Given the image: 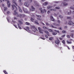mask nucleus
<instances>
[{
  "label": "nucleus",
  "instance_id": "nucleus-49",
  "mask_svg": "<svg viewBox=\"0 0 74 74\" xmlns=\"http://www.w3.org/2000/svg\"><path fill=\"white\" fill-rule=\"evenodd\" d=\"M66 36L65 35H64L62 36V38L64 37V36Z\"/></svg>",
  "mask_w": 74,
  "mask_h": 74
},
{
  "label": "nucleus",
  "instance_id": "nucleus-38",
  "mask_svg": "<svg viewBox=\"0 0 74 74\" xmlns=\"http://www.w3.org/2000/svg\"><path fill=\"white\" fill-rule=\"evenodd\" d=\"M67 38H70V35H67Z\"/></svg>",
  "mask_w": 74,
  "mask_h": 74
},
{
  "label": "nucleus",
  "instance_id": "nucleus-16",
  "mask_svg": "<svg viewBox=\"0 0 74 74\" xmlns=\"http://www.w3.org/2000/svg\"><path fill=\"white\" fill-rule=\"evenodd\" d=\"M73 22L71 21H69L68 22V25H72V23Z\"/></svg>",
  "mask_w": 74,
  "mask_h": 74
},
{
  "label": "nucleus",
  "instance_id": "nucleus-20",
  "mask_svg": "<svg viewBox=\"0 0 74 74\" xmlns=\"http://www.w3.org/2000/svg\"><path fill=\"white\" fill-rule=\"evenodd\" d=\"M25 24L26 25H30V23H28L27 22H26L25 23Z\"/></svg>",
  "mask_w": 74,
  "mask_h": 74
},
{
  "label": "nucleus",
  "instance_id": "nucleus-46",
  "mask_svg": "<svg viewBox=\"0 0 74 74\" xmlns=\"http://www.w3.org/2000/svg\"><path fill=\"white\" fill-rule=\"evenodd\" d=\"M67 26H65L64 27V29H67Z\"/></svg>",
  "mask_w": 74,
  "mask_h": 74
},
{
  "label": "nucleus",
  "instance_id": "nucleus-34",
  "mask_svg": "<svg viewBox=\"0 0 74 74\" xmlns=\"http://www.w3.org/2000/svg\"><path fill=\"white\" fill-rule=\"evenodd\" d=\"M57 22L58 23H60V21L59 20H58L57 21Z\"/></svg>",
  "mask_w": 74,
  "mask_h": 74
},
{
  "label": "nucleus",
  "instance_id": "nucleus-42",
  "mask_svg": "<svg viewBox=\"0 0 74 74\" xmlns=\"http://www.w3.org/2000/svg\"><path fill=\"white\" fill-rule=\"evenodd\" d=\"M62 43L64 44H65V42H64V40H63L62 41Z\"/></svg>",
  "mask_w": 74,
  "mask_h": 74
},
{
  "label": "nucleus",
  "instance_id": "nucleus-1",
  "mask_svg": "<svg viewBox=\"0 0 74 74\" xmlns=\"http://www.w3.org/2000/svg\"><path fill=\"white\" fill-rule=\"evenodd\" d=\"M12 10H15L14 11V12L13 13V14L14 15H17L16 16L17 17H19V18H23L25 16V14H18V13L16 12L15 10H17V8L16 7L15 5H12Z\"/></svg>",
  "mask_w": 74,
  "mask_h": 74
},
{
  "label": "nucleus",
  "instance_id": "nucleus-32",
  "mask_svg": "<svg viewBox=\"0 0 74 74\" xmlns=\"http://www.w3.org/2000/svg\"><path fill=\"white\" fill-rule=\"evenodd\" d=\"M36 16H37V17H39V18H41V16H39L38 15H36Z\"/></svg>",
  "mask_w": 74,
  "mask_h": 74
},
{
  "label": "nucleus",
  "instance_id": "nucleus-11",
  "mask_svg": "<svg viewBox=\"0 0 74 74\" xmlns=\"http://www.w3.org/2000/svg\"><path fill=\"white\" fill-rule=\"evenodd\" d=\"M34 10H35V8H34L33 6H31V9H30V11H34Z\"/></svg>",
  "mask_w": 74,
  "mask_h": 74
},
{
  "label": "nucleus",
  "instance_id": "nucleus-31",
  "mask_svg": "<svg viewBox=\"0 0 74 74\" xmlns=\"http://www.w3.org/2000/svg\"><path fill=\"white\" fill-rule=\"evenodd\" d=\"M56 9H60V8L59 7H56L55 8Z\"/></svg>",
  "mask_w": 74,
  "mask_h": 74
},
{
  "label": "nucleus",
  "instance_id": "nucleus-3",
  "mask_svg": "<svg viewBox=\"0 0 74 74\" xmlns=\"http://www.w3.org/2000/svg\"><path fill=\"white\" fill-rule=\"evenodd\" d=\"M52 7V6H48L47 7V9H48V10H49V9H50V10L51 11H56V10L55 9H51Z\"/></svg>",
  "mask_w": 74,
  "mask_h": 74
},
{
  "label": "nucleus",
  "instance_id": "nucleus-52",
  "mask_svg": "<svg viewBox=\"0 0 74 74\" xmlns=\"http://www.w3.org/2000/svg\"><path fill=\"white\" fill-rule=\"evenodd\" d=\"M58 29H59V30H62V27H60Z\"/></svg>",
  "mask_w": 74,
  "mask_h": 74
},
{
  "label": "nucleus",
  "instance_id": "nucleus-30",
  "mask_svg": "<svg viewBox=\"0 0 74 74\" xmlns=\"http://www.w3.org/2000/svg\"><path fill=\"white\" fill-rule=\"evenodd\" d=\"M54 32H57V33H60V32H59V31H57L56 30H54Z\"/></svg>",
  "mask_w": 74,
  "mask_h": 74
},
{
  "label": "nucleus",
  "instance_id": "nucleus-4",
  "mask_svg": "<svg viewBox=\"0 0 74 74\" xmlns=\"http://www.w3.org/2000/svg\"><path fill=\"white\" fill-rule=\"evenodd\" d=\"M18 22L19 23H17L18 27V28H19L20 29H22L21 28V27L20 26H21V25H22V24H23V22H22L19 20H18ZM20 23H21V24H20Z\"/></svg>",
  "mask_w": 74,
  "mask_h": 74
},
{
  "label": "nucleus",
  "instance_id": "nucleus-43",
  "mask_svg": "<svg viewBox=\"0 0 74 74\" xmlns=\"http://www.w3.org/2000/svg\"><path fill=\"white\" fill-rule=\"evenodd\" d=\"M56 23H53V25H54L55 26H56Z\"/></svg>",
  "mask_w": 74,
  "mask_h": 74
},
{
  "label": "nucleus",
  "instance_id": "nucleus-18",
  "mask_svg": "<svg viewBox=\"0 0 74 74\" xmlns=\"http://www.w3.org/2000/svg\"><path fill=\"white\" fill-rule=\"evenodd\" d=\"M71 10H70V12H68V15H70L71 14Z\"/></svg>",
  "mask_w": 74,
  "mask_h": 74
},
{
  "label": "nucleus",
  "instance_id": "nucleus-22",
  "mask_svg": "<svg viewBox=\"0 0 74 74\" xmlns=\"http://www.w3.org/2000/svg\"><path fill=\"white\" fill-rule=\"evenodd\" d=\"M70 9H71L72 10H74V8H73V6H71L70 8Z\"/></svg>",
  "mask_w": 74,
  "mask_h": 74
},
{
  "label": "nucleus",
  "instance_id": "nucleus-40",
  "mask_svg": "<svg viewBox=\"0 0 74 74\" xmlns=\"http://www.w3.org/2000/svg\"><path fill=\"white\" fill-rule=\"evenodd\" d=\"M49 40H53V38H49Z\"/></svg>",
  "mask_w": 74,
  "mask_h": 74
},
{
  "label": "nucleus",
  "instance_id": "nucleus-61",
  "mask_svg": "<svg viewBox=\"0 0 74 74\" xmlns=\"http://www.w3.org/2000/svg\"><path fill=\"white\" fill-rule=\"evenodd\" d=\"M41 38L43 40H45V39H44V38Z\"/></svg>",
  "mask_w": 74,
  "mask_h": 74
},
{
  "label": "nucleus",
  "instance_id": "nucleus-56",
  "mask_svg": "<svg viewBox=\"0 0 74 74\" xmlns=\"http://www.w3.org/2000/svg\"><path fill=\"white\" fill-rule=\"evenodd\" d=\"M21 1H22V0H19V3H21Z\"/></svg>",
  "mask_w": 74,
  "mask_h": 74
},
{
  "label": "nucleus",
  "instance_id": "nucleus-36",
  "mask_svg": "<svg viewBox=\"0 0 74 74\" xmlns=\"http://www.w3.org/2000/svg\"><path fill=\"white\" fill-rule=\"evenodd\" d=\"M56 26H60V25L59 24H56Z\"/></svg>",
  "mask_w": 74,
  "mask_h": 74
},
{
  "label": "nucleus",
  "instance_id": "nucleus-39",
  "mask_svg": "<svg viewBox=\"0 0 74 74\" xmlns=\"http://www.w3.org/2000/svg\"><path fill=\"white\" fill-rule=\"evenodd\" d=\"M7 9V8H4V11H6Z\"/></svg>",
  "mask_w": 74,
  "mask_h": 74
},
{
  "label": "nucleus",
  "instance_id": "nucleus-5",
  "mask_svg": "<svg viewBox=\"0 0 74 74\" xmlns=\"http://www.w3.org/2000/svg\"><path fill=\"white\" fill-rule=\"evenodd\" d=\"M38 30L39 31V32L40 34H43V30H42V29L40 28V27H38Z\"/></svg>",
  "mask_w": 74,
  "mask_h": 74
},
{
  "label": "nucleus",
  "instance_id": "nucleus-60",
  "mask_svg": "<svg viewBox=\"0 0 74 74\" xmlns=\"http://www.w3.org/2000/svg\"><path fill=\"white\" fill-rule=\"evenodd\" d=\"M67 1V0H64V2H65V1Z\"/></svg>",
  "mask_w": 74,
  "mask_h": 74
},
{
  "label": "nucleus",
  "instance_id": "nucleus-17",
  "mask_svg": "<svg viewBox=\"0 0 74 74\" xmlns=\"http://www.w3.org/2000/svg\"><path fill=\"white\" fill-rule=\"evenodd\" d=\"M51 27H53V28H54V29H57V27H54L52 25H51Z\"/></svg>",
  "mask_w": 74,
  "mask_h": 74
},
{
  "label": "nucleus",
  "instance_id": "nucleus-6",
  "mask_svg": "<svg viewBox=\"0 0 74 74\" xmlns=\"http://www.w3.org/2000/svg\"><path fill=\"white\" fill-rule=\"evenodd\" d=\"M23 9L25 13H29L27 11V10L26 8H25L24 7H23Z\"/></svg>",
  "mask_w": 74,
  "mask_h": 74
},
{
  "label": "nucleus",
  "instance_id": "nucleus-63",
  "mask_svg": "<svg viewBox=\"0 0 74 74\" xmlns=\"http://www.w3.org/2000/svg\"><path fill=\"white\" fill-rule=\"evenodd\" d=\"M54 16H56V14H54Z\"/></svg>",
  "mask_w": 74,
  "mask_h": 74
},
{
  "label": "nucleus",
  "instance_id": "nucleus-23",
  "mask_svg": "<svg viewBox=\"0 0 74 74\" xmlns=\"http://www.w3.org/2000/svg\"><path fill=\"white\" fill-rule=\"evenodd\" d=\"M44 32L45 33H46V34H49V32L47 31H44Z\"/></svg>",
  "mask_w": 74,
  "mask_h": 74
},
{
  "label": "nucleus",
  "instance_id": "nucleus-64",
  "mask_svg": "<svg viewBox=\"0 0 74 74\" xmlns=\"http://www.w3.org/2000/svg\"><path fill=\"white\" fill-rule=\"evenodd\" d=\"M45 36L46 38H48V36H47V35H45Z\"/></svg>",
  "mask_w": 74,
  "mask_h": 74
},
{
  "label": "nucleus",
  "instance_id": "nucleus-57",
  "mask_svg": "<svg viewBox=\"0 0 74 74\" xmlns=\"http://www.w3.org/2000/svg\"><path fill=\"white\" fill-rule=\"evenodd\" d=\"M14 26H15V27L16 28H17L18 29V27H16V25H14Z\"/></svg>",
  "mask_w": 74,
  "mask_h": 74
},
{
  "label": "nucleus",
  "instance_id": "nucleus-21",
  "mask_svg": "<svg viewBox=\"0 0 74 74\" xmlns=\"http://www.w3.org/2000/svg\"><path fill=\"white\" fill-rule=\"evenodd\" d=\"M66 42L68 44H71V43H72V42H69V41H68V40H67L66 41Z\"/></svg>",
  "mask_w": 74,
  "mask_h": 74
},
{
  "label": "nucleus",
  "instance_id": "nucleus-35",
  "mask_svg": "<svg viewBox=\"0 0 74 74\" xmlns=\"http://www.w3.org/2000/svg\"><path fill=\"white\" fill-rule=\"evenodd\" d=\"M42 28H43V29H48V28H47L46 27H43Z\"/></svg>",
  "mask_w": 74,
  "mask_h": 74
},
{
  "label": "nucleus",
  "instance_id": "nucleus-27",
  "mask_svg": "<svg viewBox=\"0 0 74 74\" xmlns=\"http://www.w3.org/2000/svg\"><path fill=\"white\" fill-rule=\"evenodd\" d=\"M71 36L72 37H73V36H74V34L73 33H72L71 34Z\"/></svg>",
  "mask_w": 74,
  "mask_h": 74
},
{
  "label": "nucleus",
  "instance_id": "nucleus-55",
  "mask_svg": "<svg viewBox=\"0 0 74 74\" xmlns=\"http://www.w3.org/2000/svg\"><path fill=\"white\" fill-rule=\"evenodd\" d=\"M44 11L45 12H47V11L45 10V9H44Z\"/></svg>",
  "mask_w": 74,
  "mask_h": 74
},
{
  "label": "nucleus",
  "instance_id": "nucleus-48",
  "mask_svg": "<svg viewBox=\"0 0 74 74\" xmlns=\"http://www.w3.org/2000/svg\"><path fill=\"white\" fill-rule=\"evenodd\" d=\"M51 12L49 10L47 12V14H49Z\"/></svg>",
  "mask_w": 74,
  "mask_h": 74
},
{
  "label": "nucleus",
  "instance_id": "nucleus-14",
  "mask_svg": "<svg viewBox=\"0 0 74 74\" xmlns=\"http://www.w3.org/2000/svg\"><path fill=\"white\" fill-rule=\"evenodd\" d=\"M50 18L51 20L52 21H55V19L54 18H53V17H52V16H50Z\"/></svg>",
  "mask_w": 74,
  "mask_h": 74
},
{
  "label": "nucleus",
  "instance_id": "nucleus-37",
  "mask_svg": "<svg viewBox=\"0 0 74 74\" xmlns=\"http://www.w3.org/2000/svg\"><path fill=\"white\" fill-rule=\"evenodd\" d=\"M49 32H53V30L51 29H49Z\"/></svg>",
  "mask_w": 74,
  "mask_h": 74
},
{
  "label": "nucleus",
  "instance_id": "nucleus-58",
  "mask_svg": "<svg viewBox=\"0 0 74 74\" xmlns=\"http://www.w3.org/2000/svg\"><path fill=\"white\" fill-rule=\"evenodd\" d=\"M72 25H73V26H74V23L72 22Z\"/></svg>",
  "mask_w": 74,
  "mask_h": 74
},
{
  "label": "nucleus",
  "instance_id": "nucleus-50",
  "mask_svg": "<svg viewBox=\"0 0 74 74\" xmlns=\"http://www.w3.org/2000/svg\"><path fill=\"white\" fill-rule=\"evenodd\" d=\"M59 39H60V40H63V38H59Z\"/></svg>",
  "mask_w": 74,
  "mask_h": 74
},
{
  "label": "nucleus",
  "instance_id": "nucleus-33",
  "mask_svg": "<svg viewBox=\"0 0 74 74\" xmlns=\"http://www.w3.org/2000/svg\"><path fill=\"white\" fill-rule=\"evenodd\" d=\"M62 32L63 33H66V31H62Z\"/></svg>",
  "mask_w": 74,
  "mask_h": 74
},
{
  "label": "nucleus",
  "instance_id": "nucleus-8",
  "mask_svg": "<svg viewBox=\"0 0 74 74\" xmlns=\"http://www.w3.org/2000/svg\"><path fill=\"white\" fill-rule=\"evenodd\" d=\"M55 43L57 45H59V43H60V41H59L58 39L57 40L55 41Z\"/></svg>",
  "mask_w": 74,
  "mask_h": 74
},
{
  "label": "nucleus",
  "instance_id": "nucleus-10",
  "mask_svg": "<svg viewBox=\"0 0 74 74\" xmlns=\"http://www.w3.org/2000/svg\"><path fill=\"white\" fill-rule=\"evenodd\" d=\"M68 5V3H62V6H64V5L66 6V5Z\"/></svg>",
  "mask_w": 74,
  "mask_h": 74
},
{
  "label": "nucleus",
  "instance_id": "nucleus-53",
  "mask_svg": "<svg viewBox=\"0 0 74 74\" xmlns=\"http://www.w3.org/2000/svg\"><path fill=\"white\" fill-rule=\"evenodd\" d=\"M14 20L16 19V20H17V18H16V17H14Z\"/></svg>",
  "mask_w": 74,
  "mask_h": 74
},
{
  "label": "nucleus",
  "instance_id": "nucleus-13",
  "mask_svg": "<svg viewBox=\"0 0 74 74\" xmlns=\"http://www.w3.org/2000/svg\"><path fill=\"white\" fill-rule=\"evenodd\" d=\"M34 23L35 24H36V25H39V23H38V21L36 20V21L34 22Z\"/></svg>",
  "mask_w": 74,
  "mask_h": 74
},
{
  "label": "nucleus",
  "instance_id": "nucleus-28",
  "mask_svg": "<svg viewBox=\"0 0 74 74\" xmlns=\"http://www.w3.org/2000/svg\"><path fill=\"white\" fill-rule=\"evenodd\" d=\"M57 33L56 32H54L53 33V35H56L57 34Z\"/></svg>",
  "mask_w": 74,
  "mask_h": 74
},
{
  "label": "nucleus",
  "instance_id": "nucleus-9",
  "mask_svg": "<svg viewBox=\"0 0 74 74\" xmlns=\"http://www.w3.org/2000/svg\"><path fill=\"white\" fill-rule=\"evenodd\" d=\"M34 3H35V4L37 6H40V4L38 3L37 1H34Z\"/></svg>",
  "mask_w": 74,
  "mask_h": 74
},
{
  "label": "nucleus",
  "instance_id": "nucleus-15",
  "mask_svg": "<svg viewBox=\"0 0 74 74\" xmlns=\"http://www.w3.org/2000/svg\"><path fill=\"white\" fill-rule=\"evenodd\" d=\"M39 10H40V12H41V13H42V14H43V13H44V11H43V10H42V8H40L39 9Z\"/></svg>",
  "mask_w": 74,
  "mask_h": 74
},
{
  "label": "nucleus",
  "instance_id": "nucleus-47",
  "mask_svg": "<svg viewBox=\"0 0 74 74\" xmlns=\"http://www.w3.org/2000/svg\"><path fill=\"white\" fill-rule=\"evenodd\" d=\"M59 17H60L61 18H63V16H59Z\"/></svg>",
  "mask_w": 74,
  "mask_h": 74
},
{
  "label": "nucleus",
  "instance_id": "nucleus-19",
  "mask_svg": "<svg viewBox=\"0 0 74 74\" xmlns=\"http://www.w3.org/2000/svg\"><path fill=\"white\" fill-rule=\"evenodd\" d=\"M67 19H71V17H67Z\"/></svg>",
  "mask_w": 74,
  "mask_h": 74
},
{
  "label": "nucleus",
  "instance_id": "nucleus-45",
  "mask_svg": "<svg viewBox=\"0 0 74 74\" xmlns=\"http://www.w3.org/2000/svg\"><path fill=\"white\" fill-rule=\"evenodd\" d=\"M26 29H27V30H29V27H26Z\"/></svg>",
  "mask_w": 74,
  "mask_h": 74
},
{
  "label": "nucleus",
  "instance_id": "nucleus-12",
  "mask_svg": "<svg viewBox=\"0 0 74 74\" xmlns=\"http://www.w3.org/2000/svg\"><path fill=\"white\" fill-rule=\"evenodd\" d=\"M7 3L8 4V7H10V2L9 1H7Z\"/></svg>",
  "mask_w": 74,
  "mask_h": 74
},
{
  "label": "nucleus",
  "instance_id": "nucleus-29",
  "mask_svg": "<svg viewBox=\"0 0 74 74\" xmlns=\"http://www.w3.org/2000/svg\"><path fill=\"white\" fill-rule=\"evenodd\" d=\"M7 13L8 15V14H10V12L9 11H8Z\"/></svg>",
  "mask_w": 74,
  "mask_h": 74
},
{
  "label": "nucleus",
  "instance_id": "nucleus-51",
  "mask_svg": "<svg viewBox=\"0 0 74 74\" xmlns=\"http://www.w3.org/2000/svg\"><path fill=\"white\" fill-rule=\"evenodd\" d=\"M41 24H43V25H45V24L42 22L40 23Z\"/></svg>",
  "mask_w": 74,
  "mask_h": 74
},
{
  "label": "nucleus",
  "instance_id": "nucleus-2",
  "mask_svg": "<svg viewBox=\"0 0 74 74\" xmlns=\"http://www.w3.org/2000/svg\"><path fill=\"white\" fill-rule=\"evenodd\" d=\"M12 3H13V4H15L16 6H17L18 7V9L20 12H22V10L21 9V8L19 7V6H18V5H17V4L16 3V2L15 1H14V0L12 1Z\"/></svg>",
  "mask_w": 74,
  "mask_h": 74
},
{
  "label": "nucleus",
  "instance_id": "nucleus-54",
  "mask_svg": "<svg viewBox=\"0 0 74 74\" xmlns=\"http://www.w3.org/2000/svg\"><path fill=\"white\" fill-rule=\"evenodd\" d=\"M37 19L38 20V21H40V19L38 18H37Z\"/></svg>",
  "mask_w": 74,
  "mask_h": 74
},
{
  "label": "nucleus",
  "instance_id": "nucleus-59",
  "mask_svg": "<svg viewBox=\"0 0 74 74\" xmlns=\"http://www.w3.org/2000/svg\"><path fill=\"white\" fill-rule=\"evenodd\" d=\"M30 3H32V0H29Z\"/></svg>",
  "mask_w": 74,
  "mask_h": 74
},
{
  "label": "nucleus",
  "instance_id": "nucleus-26",
  "mask_svg": "<svg viewBox=\"0 0 74 74\" xmlns=\"http://www.w3.org/2000/svg\"><path fill=\"white\" fill-rule=\"evenodd\" d=\"M55 3H56V4H58L60 3V2L59 1H55L54 2Z\"/></svg>",
  "mask_w": 74,
  "mask_h": 74
},
{
  "label": "nucleus",
  "instance_id": "nucleus-25",
  "mask_svg": "<svg viewBox=\"0 0 74 74\" xmlns=\"http://www.w3.org/2000/svg\"><path fill=\"white\" fill-rule=\"evenodd\" d=\"M48 4V3L47 2H46L44 3V5H47V4Z\"/></svg>",
  "mask_w": 74,
  "mask_h": 74
},
{
  "label": "nucleus",
  "instance_id": "nucleus-24",
  "mask_svg": "<svg viewBox=\"0 0 74 74\" xmlns=\"http://www.w3.org/2000/svg\"><path fill=\"white\" fill-rule=\"evenodd\" d=\"M31 21H32V22H34V19L33 18H31Z\"/></svg>",
  "mask_w": 74,
  "mask_h": 74
},
{
  "label": "nucleus",
  "instance_id": "nucleus-44",
  "mask_svg": "<svg viewBox=\"0 0 74 74\" xmlns=\"http://www.w3.org/2000/svg\"><path fill=\"white\" fill-rule=\"evenodd\" d=\"M46 25L47 26H48V25H49V24L48 23H46Z\"/></svg>",
  "mask_w": 74,
  "mask_h": 74
},
{
  "label": "nucleus",
  "instance_id": "nucleus-7",
  "mask_svg": "<svg viewBox=\"0 0 74 74\" xmlns=\"http://www.w3.org/2000/svg\"><path fill=\"white\" fill-rule=\"evenodd\" d=\"M24 5L27 7L29 6V2H26L24 3Z\"/></svg>",
  "mask_w": 74,
  "mask_h": 74
},
{
  "label": "nucleus",
  "instance_id": "nucleus-41",
  "mask_svg": "<svg viewBox=\"0 0 74 74\" xmlns=\"http://www.w3.org/2000/svg\"><path fill=\"white\" fill-rule=\"evenodd\" d=\"M3 72H4V73H5V74H7V72L6 71H3Z\"/></svg>",
  "mask_w": 74,
  "mask_h": 74
},
{
  "label": "nucleus",
  "instance_id": "nucleus-62",
  "mask_svg": "<svg viewBox=\"0 0 74 74\" xmlns=\"http://www.w3.org/2000/svg\"><path fill=\"white\" fill-rule=\"evenodd\" d=\"M72 13L73 14H74V11L72 12Z\"/></svg>",
  "mask_w": 74,
  "mask_h": 74
}]
</instances>
